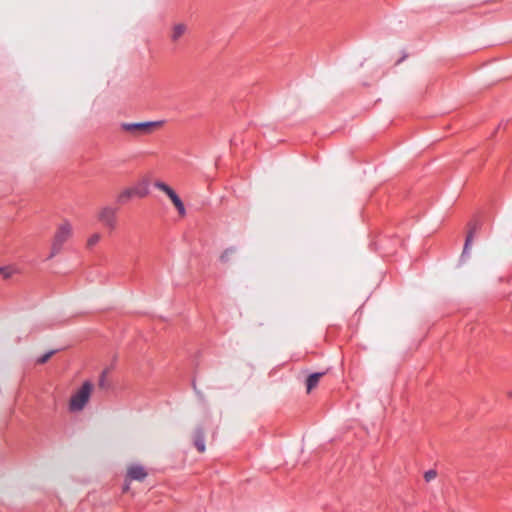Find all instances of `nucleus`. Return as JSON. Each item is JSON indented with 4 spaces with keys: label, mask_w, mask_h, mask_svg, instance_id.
<instances>
[{
    "label": "nucleus",
    "mask_w": 512,
    "mask_h": 512,
    "mask_svg": "<svg viewBox=\"0 0 512 512\" xmlns=\"http://www.w3.org/2000/svg\"><path fill=\"white\" fill-rule=\"evenodd\" d=\"M93 391V384L90 381H85L82 386L71 396L69 401L70 412H80L88 403L91 393Z\"/></svg>",
    "instance_id": "nucleus-1"
},
{
    "label": "nucleus",
    "mask_w": 512,
    "mask_h": 512,
    "mask_svg": "<svg viewBox=\"0 0 512 512\" xmlns=\"http://www.w3.org/2000/svg\"><path fill=\"white\" fill-rule=\"evenodd\" d=\"M155 188L163 191L173 202L175 205L178 213L181 216L186 215V209L184 206V203L182 202L181 198L177 195V193L166 183L162 181H156L154 183Z\"/></svg>",
    "instance_id": "nucleus-2"
},
{
    "label": "nucleus",
    "mask_w": 512,
    "mask_h": 512,
    "mask_svg": "<svg viewBox=\"0 0 512 512\" xmlns=\"http://www.w3.org/2000/svg\"><path fill=\"white\" fill-rule=\"evenodd\" d=\"M98 219L105 227L111 230L115 229L117 225V208L111 206L101 208Z\"/></svg>",
    "instance_id": "nucleus-3"
},
{
    "label": "nucleus",
    "mask_w": 512,
    "mask_h": 512,
    "mask_svg": "<svg viewBox=\"0 0 512 512\" xmlns=\"http://www.w3.org/2000/svg\"><path fill=\"white\" fill-rule=\"evenodd\" d=\"M71 235L72 225L69 221L65 220L58 226L52 242L63 247L64 243L71 237Z\"/></svg>",
    "instance_id": "nucleus-4"
},
{
    "label": "nucleus",
    "mask_w": 512,
    "mask_h": 512,
    "mask_svg": "<svg viewBox=\"0 0 512 512\" xmlns=\"http://www.w3.org/2000/svg\"><path fill=\"white\" fill-rule=\"evenodd\" d=\"M160 122L157 121H145V122H133L127 123L123 122L120 124L121 129L125 131H144L150 127L158 125Z\"/></svg>",
    "instance_id": "nucleus-5"
},
{
    "label": "nucleus",
    "mask_w": 512,
    "mask_h": 512,
    "mask_svg": "<svg viewBox=\"0 0 512 512\" xmlns=\"http://www.w3.org/2000/svg\"><path fill=\"white\" fill-rule=\"evenodd\" d=\"M128 476L131 480L142 481L146 478L147 473L142 465L134 464L129 467Z\"/></svg>",
    "instance_id": "nucleus-6"
},
{
    "label": "nucleus",
    "mask_w": 512,
    "mask_h": 512,
    "mask_svg": "<svg viewBox=\"0 0 512 512\" xmlns=\"http://www.w3.org/2000/svg\"><path fill=\"white\" fill-rule=\"evenodd\" d=\"M193 441L199 452H204L206 450L204 431L201 427L195 430Z\"/></svg>",
    "instance_id": "nucleus-7"
},
{
    "label": "nucleus",
    "mask_w": 512,
    "mask_h": 512,
    "mask_svg": "<svg viewBox=\"0 0 512 512\" xmlns=\"http://www.w3.org/2000/svg\"><path fill=\"white\" fill-rule=\"evenodd\" d=\"M323 375L321 372L312 373L306 380L307 391L310 392L314 387L317 386L320 377Z\"/></svg>",
    "instance_id": "nucleus-8"
},
{
    "label": "nucleus",
    "mask_w": 512,
    "mask_h": 512,
    "mask_svg": "<svg viewBox=\"0 0 512 512\" xmlns=\"http://www.w3.org/2000/svg\"><path fill=\"white\" fill-rule=\"evenodd\" d=\"M473 237H474V231L470 230L465 239L464 248H463V252L461 255V260H464L466 257H469V249L472 244Z\"/></svg>",
    "instance_id": "nucleus-9"
},
{
    "label": "nucleus",
    "mask_w": 512,
    "mask_h": 512,
    "mask_svg": "<svg viewBox=\"0 0 512 512\" xmlns=\"http://www.w3.org/2000/svg\"><path fill=\"white\" fill-rule=\"evenodd\" d=\"M186 29L187 28L184 24H182V23L176 24L173 27L171 39L173 41H178L180 39V37L186 32Z\"/></svg>",
    "instance_id": "nucleus-10"
},
{
    "label": "nucleus",
    "mask_w": 512,
    "mask_h": 512,
    "mask_svg": "<svg viewBox=\"0 0 512 512\" xmlns=\"http://www.w3.org/2000/svg\"><path fill=\"white\" fill-rule=\"evenodd\" d=\"M133 191L131 188H127L123 190L116 198L117 203L119 204H125L127 201H129L133 197Z\"/></svg>",
    "instance_id": "nucleus-11"
},
{
    "label": "nucleus",
    "mask_w": 512,
    "mask_h": 512,
    "mask_svg": "<svg viewBox=\"0 0 512 512\" xmlns=\"http://www.w3.org/2000/svg\"><path fill=\"white\" fill-rule=\"evenodd\" d=\"M131 189L133 191L134 196H138L141 198L145 197L149 193L146 182H143L141 185L131 187Z\"/></svg>",
    "instance_id": "nucleus-12"
},
{
    "label": "nucleus",
    "mask_w": 512,
    "mask_h": 512,
    "mask_svg": "<svg viewBox=\"0 0 512 512\" xmlns=\"http://www.w3.org/2000/svg\"><path fill=\"white\" fill-rule=\"evenodd\" d=\"M62 250V246L52 242V245H51V251H50V254L48 256V260L54 258L57 254L60 253V251Z\"/></svg>",
    "instance_id": "nucleus-13"
},
{
    "label": "nucleus",
    "mask_w": 512,
    "mask_h": 512,
    "mask_svg": "<svg viewBox=\"0 0 512 512\" xmlns=\"http://www.w3.org/2000/svg\"><path fill=\"white\" fill-rule=\"evenodd\" d=\"M62 250V246L52 242V245H51V251H50V254L48 256V260L54 258L57 254L60 253V251Z\"/></svg>",
    "instance_id": "nucleus-14"
},
{
    "label": "nucleus",
    "mask_w": 512,
    "mask_h": 512,
    "mask_svg": "<svg viewBox=\"0 0 512 512\" xmlns=\"http://www.w3.org/2000/svg\"><path fill=\"white\" fill-rule=\"evenodd\" d=\"M100 239H101V235H100L99 233H94V234H92V235L88 238V240H87V245H88L89 247H92V246H94L95 244H97V243L100 241Z\"/></svg>",
    "instance_id": "nucleus-15"
},
{
    "label": "nucleus",
    "mask_w": 512,
    "mask_h": 512,
    "mask_svg": "<svg viewBox=\"0 0 512 512\" xmlns=\"http://www.w3.org/2000/svg\"><path fill=\"white\" fill-rule=\"evenodd\" d=\"M55 353V350H50L43 354L41 357L38 358L37 362L40 364L45 363L53 354Z\"/></svg>",
    "instance_id": "nucleus-16"
},
{
    "label": "nucleus",
    "mask_w": 512,
    "mask_h": 512,
    "mask_svg": "<svg viewBox=\"0 0 512 512\" xmlns=\"http://www.w3.org/2000/svg\"><path fill=\"white\" fill-rule=\"evenodd\" d=\"M12 270L8 267H1L0 268V276H2L4 279H8L12 275Z\"/></svg>",
    "instance_id": "nucleus-17"
},
{
    "label": "nucleus",
    "mask_w": 512,
    "mask_h": 512,
    "mask_svg": "<svg viewBox=\"0 0 512 512\" xmlns=\"http://www.w3.org/2000/svg\"><path fill=\"white\" fill-rule=\"evenodd\" d=\"M436 475H437L436 471L431 469V470H428L425 472L424 478L427 482H429V481L433 480L436 477Z\"/></svg>",
    "instance_id": "nucleus-18"
},
{
    "label": "nucleus",
    "mask_w": 512,
    "mask_h": 512,
    "mask_svg": "<svg viewBox=\"0 0 512 512\" xmlns=\"http://www.w3.org/2000/svg\"><path fill=\"white\" fill-rule=\"evenodd\" d=\"M233 252H234V249H233V248H229V249H227L226 251H224V252H223V254L221 255V261H223V262H227V261H228V259H229V255H230L231 253H233Z\"/></svg>",
    "instance_id": "nucleus-19"
},
{
    "label": "nucleus",
    "mask_w": 512,
    "mask_h": 512,
    "mask_svg": "<svg viewBox=\"0 0 512 512\" xmlns=\"http://www.w3.org/2000/svg\"><path fill=\"white\" fill-rule=\"evenodd\" d=\"M99 385L100 386H104L105 385V373L102 374L101 379L99 381Z\"/></svg>",
    "instance_id": "nucleus-20"
},
{
    "label": "nucleus",
    "mask_w": 512,
    "mask_h": 512,
    "mask_svg": "<svg viewBox=\"0 0 512 512\" xmlns=\"http://www.w3.org/2000/svg\"><path fill=\"white\" fill-rule=\"evenodd\" d=\"M510 396L512 397V392L510 393Z\"/></svg>",
    "instance_id": "nucleus-21"
}]
</instances>
